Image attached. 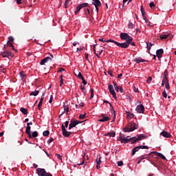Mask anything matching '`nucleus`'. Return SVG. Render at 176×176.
Wrapping results in <instances>:
<instances>
[{
  "mask_svg": "<svg viewBox=\"0 0 176 176\" xmlns=\"http://www.w3.org/2000/svg\"><path fill=\"white\" fill-rule=\"evenodd\" d=\"M138 126L137 125V124L134 122H131L126 125V126L123 129V131L124 133H130L138 129Z\"/></svg>",
  "mask_w": 176,
  "mask_h": 176,
  "instance_id": "1",
  "label": "nucleus"
},
{
  "mask_svg": "<svg viewBox=\"0 0 176 176\" xmlns=\"http://www.w3.org/2000/svg\"><path fill=\"white\" fill-rule=\"evenodd\" d=\"M134 139H135V137L129 138V136L125 137L124 134L120 133L118 141H120L122 144H127L131 141H133Z\"/></svg>",
  "mask_w": 176,
  "mask_h": 176,
  "instance_id": "2",
  "label": "nucleus"
},
{
  "mask_svg": "<svg viewBox=\"0 0 176 176\" xmlns=\"http://www.w3.org/2000/svg\"><path fill=\"white\" fill-rule=\"evenodd\" d=\"M108 42L113 43L118 47H120L123 48V49H126L127 47H129V46L130 45V43H128V42L120 43L116 42V41H113L112 39H109Z\"/></svg>",
  "mask_w": 176,
  "mask_h": 176,
  "instance_id": "3",
  "label": "nucleus"
},
{
  "mask_svg": "<svg viewBox=\"0 0 176 176\" xmlns=\"http://www.w3.org/2000/svg\"><path fill=\"white\" fill-rule=\"evenodd\" d=\"M120 37L122 40L126 41V43H130L133 38L127 33H121Z\"/></svg>",
  "mask_w": 176,
  "mask_h": 176,
  "instance_id": "4",
  "label": "nucleus"
},
{
  "mask_svg": "<svg viewBox=\"0 0 176 176\" xmlns=\"http://www.w3.org/2000/svg\"><path fill=\"white\" fill-rule=\"evenodd\" d=\"M85 8H90L88 3H82L76 7V10H75V14L77 15L78 13Z\"/></svg>",
  "mask_w": 176,
  "mask_h": 176,
  "instance_id": "5",
  "label": "nucleus"
},
{
  "mask_svg": "<svg viewBox=\"0 0 176 176\" xmlns=\"http://www.w3.org/2000/svg\"><path fill=\"white\" fill-rule=\"evenodd\" d=\"M36 172L38 176H52L50 173L46 172L43 168H37Z\"/></svg>",
  "mask_w": 176,
  "mask_h": 176,
  "instance_id": "6",
  "label": "nucleus"
},
{
  "mask_svg": "<svg viewBox=\"0 0 176 176\" xmlns=\"http://www.w3.org/2000/svg\"><path fill=\"white\" fill-rule=\"evenodd\" d=\"M148 148L149 147L145 145H140V146H135L132 149V155H134L135 153L138 152V151L140 149H148Z\"/></svg>",
  "mask_w": 176,
  "mask_h": 176,
  "instance_id": "7",
  "label": "nucleus"
},
{
  "mask_svg": "<svg viewBox=\"0 0 176 176\" xmlns=\"http://www.w3.org/2000/svg\"><path fill=\"white\" fill-rule=\"evenodd\" d=\"M0 56H2L4 58L6 57H14V54L10 50H5L0 53Z\"/></svg>",
  "mask_w": 176,
  "mask_h": 176,
  "instance_id": "8",
  "label": "nucleus"
},
{
  "mask_svg": "<svg viewBox=\"0 0 176 176\" xmlns=\"http://www.w3.org/2000/svg\"><path fill=\"white\" fill-rule=\"evenodd\" d=\"M62 131H63V135L65 138H69L72 134V132L71 131H67L63 124L61 126Z\"/></svg>",
  "mask_w": 176,
  "mask_h": 176,
  "instance_id": "9",
  "label": "nucleus"
},
{
  "mask_svg": "<svg viewBox=\"0 0 176 176\" xmlns=\"http://www.w3.org/2000/svg\"><path fill=\"white\" fill-rule=\"evenodd\" d=\"M108 89H109L110 94L113 96V98L117 100L116 92H115V89H113V85H109Z\"/></svg>",
  "mask_w": 176,
  "mask_h": 176,
  "instance_id": "10",
  "label": "nucleus"
},
{
  "mask_svg": "<svg viewBox=\"0 0 176 176\" xmlns=\"http://www.w3.org/2000/svg\"><path fill=\"white\" fill-rule=\"evenodd\" d=\"M77 124H78V120L76 119H72L70 121V124L69 126V130H71V129L75 128L76 126H77Z\"/></svg>",
  "mask_w": 176,
  "mask_h": 176,
  "instance_id": "11",
  "label": "nucleus"
},
{
  "mask_svg": "<svg viewBox=\"0 0 176 176\" xmlns=\"http://www.w3.org/2000/svg\"><path fill=\"white\" fill-rule=\"evenodd\" d=\"M146 138V135H144V134H140L138 135V137L136 138H134V140L131 142L132 144H135V142H138V141H141L143 139H145Z\"/></svg>",
  "mask_w": 176,
  "mask_h": 176,
  "instance_id": "12",
  "label": "nucleus"
},
{
  "mask_svg": "<svg viewBox=\"0 0 176 176\" xmlns=\"http://www.w3.org/2000/svg\"><path fill=\"white\" fill-rule=\"evenodd\" d=\"M160 135H162L164 138H172V135L170 133H168V131H162L160 133Z\"/></svg>",
  "mask_w": 176,
  "mask_h": 176,
  "instance_id": "13",
  "label": "nucleus"
},
{
  "mask_svg": "<svg viewBox=\"0 0 176 176\" xmlns=\"http://www.w3.org/2000/svg\"><path fill=\"white\" fill-rule=\"evenodd\" d=\"M164 51L163 49H160L156 51V56H157L158 60H160V58H162V54H164Z\"/></svg>",
  "mask_w": 176,
  "mask_h": 176,
  "instance_id": "14",
  "label": "nucleus"
},
{
  "mask_svg": "<svg viewBox=\"0 0 176 176\" xmlns=\"http://www.w3.org/2000/svg\"><path fill=\"white\" fill-rule=\"evenodd\" d=\"M111 120V118L108 116H104V114H102V118L98 120V122H109V120Z\"/></svg>",
  "mask_w": 176,
  "mask_h": 176,
  "instance_id": "15",
  "label": "nucleus"
},
{
  "mask_svg": "<svg viewBox=\"0 0 176 176\" xmlns=\"http://www.w3.org/2000/svg\"><path fill=\"white\" fill-rule=\"evenodd\" d=\"M139 113H144V107L142 104L138 105L135 109Z\"/></svg>",
  "mask_w": 176,
  "mask_h": 176,
  "instance_id": "16",
  "label": "nucleus"
},
{
  "mask_svg": "<svg viewBox=\"0 0 176 176\" xmlns=\"http://www.w3.org/2000/svg\"><path fill=\"white\" fill-rule=\"evenodd\" d=\"M141 12H142L143 20H144V21H146V23H147V19H146V16L145 15V10H144L143 6H141Z\"/></svg>",
  "mask_w": 176,
  "mask_h": 176,
  "instance_id": "17",
  "label": "nucleus"
},
{
  "mask_svg": "<svg viewBox=\"0 0 176 176\" xmlns=\"http://www.w3.org/2000/svg\"><path fill=\"white\" fill-rule=\"evenodd\" d=\"M25 133L28 135V137H31V126L30 125H27L25 129Z\"/></svg>",
  "mask_w": 176,
  "mask_h": 176,
  "instance_id": "18",
  "label": "nucleus"
},
{
  "mask_svg": "<svg viewBox=\"0 0 176 176\" xmlns=\"http://www.w3.org/2000/svg\"><path fill=\"white\" fill-rule=\"evenodd\" d=\"M92 5H94V6H101L102 3L100 0H92Z\"/></svg>",
  "mask_w": 176,
  "mask_h": 176,
  "instance_id": "19",
  "label": "nucleus"
},
{
  "mask_svg": "<svg viewBox=\"0 0 176 176\" xmlns=\"http://www.w3.org/2000/svg\"><path fill=\"white\" fill-rule=\"evenodd\" d=\"M38 136V131H34L32 133H30V136H28L30 139L36 138Z\"/></svg>",
  "mask_w": 176,
  "mask_h": 176,
  "instance_id": "20",
  "label": "nucleus"
},
{
  "mask_svg": "<svg viewBox=\"0 0 176 176\" xmlns=\"http://www.w3.org/2000/svg\"><path fill=\"white\" fill-rule=\"evenodd\" d=\"M137 64H140V63L148 62L147 60L142 59V58H136L134 60Z\"/></svg>",
  "mask_w": 176,
  "mask_h": 176,
  "instance_id": "21",
  "label": "nucleus"
},
{
  "mask_svg": "<svg viewBox=\"0 0 176 176\" xmlns=\"http://www.w3.org/2000/svg\"><path fill=\"white\" fill-rule=\"evenodd\" d=\"M104 135L109 138H115V136L116 135V133H115V131H111L110 133H106Z\"/></svg>",
  "mask_w": 176,
  "mask_h": 176,
  "instance_id": "22",
  "label": "nucleus"
},
{
  "mask_svg": "<svg viewBox=\"0 0 176 176\" xmlns=\"http://www.w3.org/2000/svg\"><path fill=\"white\" fill-rule=\"evenodd\" d=\"M156 156L158 157L162 158L163 160H166V157H164V156L162 154V153H159V152L156 153Z\"/></svg>",
  "mask_w": 176,
  "mask_h": 176,
  "instance_id": "23",
  "label": "nucleus"
},
{
  "mask_svg": "<svg viewBox=\"0 0 176 176\" xmlns=\"http://www.w3.org/2000/svg\"><path fill=\"white\" fill-rule=\"evenodd\" d=\"M20 111L23 113L24 115H28V110L27 109L25 108H21L20 109Z\"/></svg>",
  "mask_w": 176,
  "mask_h": 176,
  "instance_id": "24",
  "label": "nucleus"
},
{
  "mask_svg": "<svg viewBox=\"0 0 176 176\" xmlns=\"http://www.w3.org/2000/svg\"><path fill=\"white\" fill-rule=\"evenodd\" d=\"M85 14L87 17L90 15V10L89 8H84Z\"/></svg>",
  "mask_w": 176,
  "mask_h": 176,
  "instance_id": "25",
  "label": "nucleus"
},
{
  "mask_svg": "<svg viewBox=\"0 0 176 176\" xmlns=\"http://www.w3.org/2000/svg\"><path fill=\"white\" fill-rule=\"evenodd\" d=\"M169 36H170L169 34H162V35L160 36L161 39H167Z\"/></svg>",
  "mask_w": 176,
  "mask_h": 176,
  "instance_id": "26",
  "label": "nucleus"
},
{
  "mask_svg": "<svg viewBox=\"0 0 176 176\" xmlns=\"http://www.w3.org/2000/svg\"><path fill=\"white\" fill-rule=\"evenodd\" d=\"M38 94H39V91H34L32 92H30V96H37Z\"/></svg>",
  "mask_w": 176,
  "mask_h": 176,
  "instance_id": "27",
  "label": "nucleus"
},
{
  "mask_svg": "<svg viewBox=\"0 0 176 176\" xmlns=\"http://www.w3.org/2000/svg\"><path fill=\"white\" fill-rule=\"evenodd\" d=\"M46 63H47V58H44L43 60H41L40 65H45Z\"/></svg>",
  "mask_w": 176,
  "mask_h": 176,
  "instance_id": "28",
  "label": "nucleus"
},
{
  "mask_svg": "<svg viewBox=\"0 0 176 176\" xmlns=\"http://www.w3.org/2000/svg\"><path fill=\"white\" fill-rule=\"evenodd\" d=\"M71 0H66L65 3V8H69Z\"/></svg>",
  "mask_w": 176,
  "mask_h": 176,
  "instance_id": "29",
  "label": "nucleus"
},
{
  "mask_svg": "<svg viewBox=\"0 0 176 176\" xmlns=\"http://www.w3.org/2000/svg\"><path fill=\"white\" fill-rule=\"evenodd\" d=\"M8 46L11 47L12 50H15V52H17V50L14 49V46L13 45V43L8 41Z\"/></svg>",
  "mask_w": 176,
  "mask_h": 176,
  "instance_id": "30",
  "label": "nucleus"
},
{
  "mask_svg": "<svg viewBox=\"0 0 176 176\" xmlns=\"http://www.w3.org/2000/svg\"><path fill=\"white\" fill-rule=\"evenodd\" d=\"M149 7L151 10H154L155 8V4L153 1L149 3Z\"/></svg>",
  "mask_w": 176,
  "mask_h": 176,
  "instance_id": "31",
  "label": "nucleus"
},
{
  "mask_svg": "<svg viewBox=\"0 0 176 176\" xmlns=\"http://www.w3.org/2000/svg\"><path fill=\"white\" fill-rule=\"evenodd\" d=\"M63 74H61V75H60V77H59V78H60V87H62V85H63Z\"/></svg>",
  "mask_w": 176,
  "mask_h": 176,
  "instance_id": "32",
  "label": "nucleus"
},
{
  "mask_svg": "<svg viewBox=\"0 0 176 176\" xmlns=\"http://www.w3.org/2000/svg\"><path fill=\"white\" fill-rule=\"evenodd\" d=\"M49 135H50V131H44L43 133V135L44 137H47V136H49Z\"/></svg>",
  "mask_w": 176,
  "mask_h": 176,
  "instance_id": "33",
  "label": "nucleus"
},
{
  "mask_svg": "<svg viewBox=\"0 0 176 176\" xmlns=\"http://www.w3.org/2000/svg\"><path fill=\"white\" fill-rule=\"evenodd\" d=\"M146 44H147V50H151V47L153 45L151 43H147L146 42Z\"/></svg>",
  "mask_w": 176,
  "mask_h": 176,
  "instance_id": "34",
  "label": "nucleus"
},
{
  "mask_svg": "<svg viewBox=\"0 0 176 176\" xmlns=\"http://www.w3.org/2000/svg\"><path fill=\"white\" fill-rule=\"evenodd\" d=\"M126 113H127V118H133V117H134V114L133 113H131V112H127L126 111Z\"/></svg>",
  "mask_w": 176,
  "mask_h": 176,
  "instance_id": "35",
  "label": "nucleus"
},
{
  "mask_svg": "<svg viewBox=\"0 0 176 176\" xmlns=\"http://www.w3.org/2000/svg\"><path fill=\"white\" fill-rule=\"evenodd\" d=\"M91 91V96L89 99L91 100L94 97V89H92V88L90 89Z\"/></svg>",
  "mask_w": 176,
  "mask_h": 176,
  "instance_id": "36",
  "label": "nucleus"
},
{
  "mask_svg": "<svg viewBox=\"0 0 176 176\" xmlns=\"http://www.w3.org/2000/svg\"><path fill=\"white\" fill-rule=\"evenodd\" d=\"M157 153L158 152L157 151H151V153H149L148 156L154 157L155 155L157 156Z\"/></svg>",
  "mask_w": 176,
  "mask_h": 176,
  "instance_id": "37",
  "label": "nucleus"
},
{
  "mask_svg": "<svg viewBox=\"0 0 176 176\" xmlns=\"http://www.w3.org/2000/svg\"><path fill=\"white\" fill-rule=\"evenodd\" d=\"M98 41L104 43H112V41H109V40L106 41L104 38H99Z\"/></svg>",
  "mask_w": 176,
  "mask_h": 176,
  "instance_id": "38",
  "label": "nucleus"
},
{
  "mask_svg": "<svg viewBox=\"0 0 176 176\" xmlns=\"http://www.w3.org/2000/svg\"><path fill=\"white\" fill-rule=\"evenodd\" d=\"M133 27H134L133 23H132V22H131V21H129V24H128V28H129V29H133Z\"/></svg>",
  "mask_w": 176,
  "mask_h": 176,
  "instance_id": "39",
  "label": "nucleus"
},
{
  "mask_svg": "<svg viewBox=\"0 0 176 176\" xmlns=\"http://www.w3.org/2000/svg\"><path fill=\"white\" fill-rule=\"evenodd\" d=\"M162 82H164L165 84H167L169 82L168 78V77H163Z\"/></svg>",
  "mask_w": 176,
  "mask_h": 176,
  "instance_id": "40",
  "label": "nucleus"
},
{
  "mask_svg": "<svg viewBox=\"0 0 176 176\" xmlns=\"http://www.w3.org/2000/svg\"><path fill=\"white\" fill-rule=\"evenodd\" d=\"M19 76L21 78V79H23L25 76V74H24V72L23 71H21L19 72Z\"/></svg>",
  "mask_w": 176,
  "mask_h": 176,
  "instance_id": "41",
  "label": "nucleus"
},
{
  "mask_svg": "<svg viewBox=\"0 0 176 176\" xmlns=\"http://www.w3.org/2000/svg\"><path fill=\"white\" fill-rule=\"evenodd\" d=\"M87 113H85L84 114H81L80 115V116L78 117V118H80V120H83L86 118Z\"/></svg>",
  "mask_w": 176,
  "mask_h": 176,
  "instance_id": "42",
  "label": "nucleus"
},
{
  "mask_svg": "<svg viewBox=\"0 0 176 176\" xmlns=\"http://www.w3.org/2000/svg\"><path fill=\"white\" fill-rule=\"evenodd\" d=\"M111 114L114 115V119L111 122H115V119L116 118V110L112 111Z\"/></svg>",
  "mask_w": 176,
  "mask_h": 176,
  "instance_id": "43",
  "label": "nucleus"
},
{
  "mask_svg": "<svg viewBox=\"0 0 176 176\" xmlns=\"http://www.w3.org/2000/svg\"><path fill=\"white\" fill-rule=\"evenodd\" d=\"M6 71H7L6 68H4L3 67H0V72H1L3 73V74H6Z\"/></svg>",
  "mask_w": 176,
  "mask_h": 176,
  "instance_id": "44",
  "label": "nucleus"
},
{
  "mask_svg": "<svg viewBox=\"0 0 176 176\" xmlns=\"http://www.w3.org/2000/svg\"><path fill=\"white\" fill-rule=\"evenodd\" d=\"M168 72L167 69H166L164 72V76L163 78H168Z\"/></svg>",
  "mask_w": 176,
  "mask_h": 176,
  "instance_id": "45",
  "label": "nucleus"
},
{
  "mask_svg": "<svg viewBox=\"0 0 176 176\" xmlns=\"http://www.w3.org/2000/svg\"><path fill=\"white\" fill-rule=\"evenodd\" d=\"M94 52L96 54V56L98 57V58H100V56L98 55V54L96 53V45H94Z\"/></svg>",
  "mask_w": 176,
  "mask_h": 176,
  "instance_id": "46",
  "label": "nucleus"
},
{
  "mask_svg": "<svg viewBox=\"0 0 176 176\" xmlns=\"http://www.w3.org/2000/svg\"><path fill=\"white\" fill-rule=\"evenodd\" d=\"M153 78L151 76H148V78H147V80H146V82L147 84H150L152 81Z\"/></svg>",
  "mask_w": 176,
  "mask_h": 176,
  "instance_id": "47",
  "label": "nucleus"
},
{
  "mask_svg": "<svg viewBox=\"0 0 176 176\" xmlns=\"http://www.w3.org/2000/svg\"><path fill=\"white\" fill-rule=\"evenodd\" d=\"M77 78H78V79H83V76L82 74H81V72H78V76H77Z\"/></svg>",
  "mask_w": 176,
  "mask_h": 176,
  "instance_id": "48",
  "label": "nucleus"
},
{
  "mask_svg": "<svg viewBox=\"0 0 176 176\" xmlns=\"http://www.w3.org/2000/svg\"><path fill=\"white\" fill-rule=\"evenodd\" d=\"M101 159H102V157H99V158H97L96 160L97 164H100L102 162Z\"/></svg>",
  "mask_w": 176,
  "mask_h": 176,
  "instance_id": "49",
  "label": "nucleus"
},
{
  "mask_svg": "<svg viewBox=\"0 0 176 176\" xmlns=\"http://www.w3.org/2000/svg\"><path fill=\"white\" fill-rule=\"evenodd\" d=\"M84 164H85V155H83L82 157V161H81L80 164H77V165L81 166V165H83Z\"/></svg>",
  "mask_w": 176,
  "mask_h": 176,
  "instance_id": "50",
  "label": "nucleus"
},
{
  "mask_svg": "<svg viewBox=\"0 0 176 176\" xmlns=\"http://www.w3.org/2000/svg\"><path fill=\"white\" fill-rule=\"evenodd\" d=\"M81 91H82L83 94H86L87 89L83 85H81Z\"/></svg>",
  "mask_w": 176,
  "mask_h": 176,
  "instance_id": "51",
  "label": "nucleus"
},
{
  "mask_svg": "<svg viewBox=\"0 0 176 176\" xmlns=\"http://www.w3.org/2000/svg\"><path fill=\"white\" fill-rule=\"evenodd\" d=\"M85 58L87 61L89 62V54H85Z\"/></svg>",
  "mask_w": 176,
  "mask_h": 176,
  "instance_id": "52",
  "label": "nucleus"
},
{
  "mask_svg": "<svg viewBox=\"0 0 176 176\" xmlns=\"http://www.w3.org/2000/svg\"><path fill=\"white\" fill-rule=\"evenodd\" d=\"M131 2V0H123V5L124 6L125 3H127V5Z\"/></svg>",
  "mask_w": 176,
  "mask_h": 176,
  "instance_id": "53",
  "label": "nucleus"
},
{
  "mask_svg": "<svg viewBox=\"0 0 176 176\" xmlns=\"http://www.w3.org/2000/svg\"><path fill=\"white\" fill-rule=\"evenodd\" d=\"M63 107H64V110H65L67 113H68V112H69V107H68L67 105H64Z\"/></svg>",
  "mask_w": 176,
  "mask_h": 176,
  "instance_id": "54",
  "label": "nucleus"
},
{
  "mask_svg": "<svg viewBox=\"0 0 176 176\" xmlns=\"http://www.w3.org/2000/svg\"><path fill=\"white\" fill-rule=\"evenodd\" d=\"M14 38H13V37H12V36H10V38H9V41H8V42H10V43H14Z\"/></svg>",
  "mask_w": 176,
  "mask_h": 176,
  "instance_id": "55",
  "label": "nucleus"
},
{
  "mask_svg": "<svg viewBox=\"0 0 176 176\" xmlns=\"http://www.w3.org/2000/svg\"><path fill=\"white\" fill-rule=\"evenodd\" d=\"M162 96L165 98H167V94H166V91H163L162 92Z\"/></svg>",
  "mask_w": 176,
  "mask_h": 176,
  "instance_id": "56",
  "label": "nucleus"
},
{
  "mask_svg": "<svg viewBox=\"0 0 176 176\" xmlns=\"http://www.w3.org/2000/svg\"><path fill=\"white\" fill-rule=\"evenodd\" d=\"M42 105H43V102H39V103H38V109L39 110H41Z\"/></svg>",
  "mask_w": 176,
  "mask_h": 176,
  "instance_id": "57",
  "label": "nucleus"
},
{
  "mask_svg": "<svg viewBox=\"0 0 176 176\" xmlns=\"http://www.w3.org/2000/svg\"><path fill=\"white\" fill-rule=\"evenodd\" d=\"M165 88L166 89H170V87L169 82L165 84Z\"/></svg>",
  "mask_w": 176,
  "mask_h": 176,
  "instance_id": "58",
  "label": "nucleus"
},
{
  "mask_svg": "<svg viewBox=\"0 0 176 176\" xmlns=\"http://www.w3.org/2000/svg\"><path fill=\"white\" fill-rule=\"evenodd\" d=\"M54 141V139L52 138H50L48 140H47V144H50V143H52Z\"/></svg>",
  "mask_w": 176,
  "mask_h": 176,
  "instance_id": "59",
  "label": "nucleus"
},
{
  "mask_svg": "<svg viewBox=\"0 0 176 176\" xmlns=\"http://www.w3.org/2000/svg\"><path fill=\"white\" fill-rule=\"evenodd\" d=\"M17 5L22 4V0H14Z\"/></svg>",
  "mask_w": 176,
  "mask_h": 176,
  "instance_id": "60",
  "label": "nucleus"
},
{
  "mask_svg": "<svg viewBox=\"0 0 176 176\" xmlns=\"http://www.w3.org/2000/svg\"><path fill=\"white\" fill-rule=\"evenodd\" d=\"M56 156L58 160L62 161V158H61L62 157H61V155H60V154H56Z\"/></svg>",
  "mask_w": 176,
  "mask_h": 176,
  "instance_id": "61",
  "label": "nucleus"
},
{
  "mask_svg": "<svg viewBox=\"0 0 176 176\" xmlns=\"http://www.w3.org/2000/svg\"><path fill=\"white\" fill-rule=\"evenodd\" d=\"M81 80H82V84L84 85H86L87 84V82L86 80H85V78H81Z\"/></svg>",
  "mask_w": 176,
  "mask_h": 176,
  "instance_id": "62",
  "label": "nucleus"
},
{
  "mask_svg": "<svg viewBox=\"0 0 176 176\" xmlns=\"http://www.w3.org/2000/svg\"><path fill=\"white\" fill-rule=\"evenodd\" d=\"M133 90H134V91H135V93H138V91H139L138 88H136V87H133Z\"/></svg>",
  "mask_w": 176,
  "mask_h": 176,
  "instance_id": "63",
  "label": "nucleus"
},
{
  "mask_svg": "<svg viewBox=\"0 0 176 176\" xmlns=\"http://www.w3.org/2000/svg\"><path fill=\"white\" fill-rule=\"evenodd\" d=\"M122 165H123V162H122V161L118 162V166H122Z\"/></svg>",
  "mask_w": 176,
  "mask_h": 176,
  "instance_id": "64",
  "label": "nucleus"
}]
</instances>
